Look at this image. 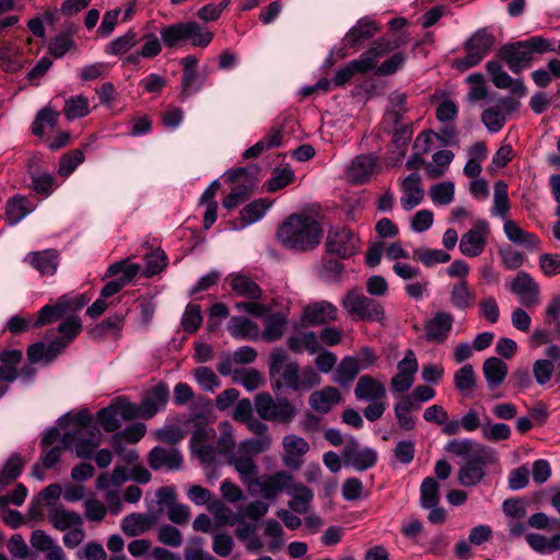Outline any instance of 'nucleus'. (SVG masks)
Returning <instances> with one entry per match:
<instances>
[{"instance_id":"53","label":"nucleus","mask_w":560,"mask_h":560,"mask_svg":"<svg viewBox=\"0 0 560 560\" xmlns=\"http://www.w3.org/2000/svg\"><path fill=\"white\" fill-rule=\"evenodd\" d=\"M63 113L68 120H74L88 116L90 114L89 98L83 94L70 97L66 101Z\"/></svg>"},{"instance_id":"50","label":"nucleus","mask_w":560,"mask_h":560,"mask_svg":"<svg viewBox=\"0 0 560 560\" xmlns=\"http://www.w3.org/2000/svg\"><path fill=\"white\" fill-rule=\"evenodd\" d=\"M230 285L232 290L241 296L257 300L261 295V290L257 283L243 275L233 276Z\"/></svg>"},{"instance_id":"36","label":"nucleus","mask_w":560,"mask_h":560,"mask_svg":"<svg viewBox=\"0 0 560 560\" xmlns=\"http://www.w3.org/2000/svg\"><path fill=\"white\" fill-rule=\"evenodd\" d=\"M230 463L234 466L235 470L240 475L241 481L247 486L250 491L253 490V481L256 479V475L258 474L257 465L253 457L241 453V451L236 450L231 458Z\"/></svg>"},{"instance_id":"34","label":"nucleus","mask_w":560,"mask_h":560,"mask_svg":"<svg viewBox=\"0 0 560 560\" xmlns=\"http://www.w3.org/2000/svg\"><path fill=\"white\" fill-rule=\"evenodd\" d=\"M72 301L73 300L68 294H65L60 296L55 304H47L43 306L38 312L37 318L33 320V327H42L65 316L68 313Z\"/></svg>"},{"instance_id":"11","label":"nucleus","mask_w":560,"mask_h":560,"mask_svg":"<svg viewBox=\"0 0 560 560\" xmlns=\"http://www.w3.org/2000/svg\"><path fill=\"white\" fill-rule=\"evenodd\" d=\"M489 234V222L485 219H477L471 229L463 234L459 240L460 253L466 257L481 255L487 246Z\"/></svg>"},{"instance_id":"27","label":"nucleus","mask_w":560,"mask_h":560,"mask_svg":"<svg viewBox=\"0 0 560 560\" xmlns=\"http://www.w3.org/2000/svg\"><path fill=\"white\" fill-rule=\"evenodd\" d=\"M354 396L360 401L370 402L386 400L387 393L385 385L380 380L365 374L359 377L354 388Z\"/></svg>"},{"instance_id":"7","label":"nucleus","mask_w":560,"mask_h":560,"mask_svg":"<svg viewBox=\"0 0 560 560\" xmlns=\"http://www.w3.org/2000/svg\"><path fill=\"white\" fill-rule=\"evenodd\" d=\"M341 305L353 318L381 322L385 316L384 308L380 302L357 291L348 292L342 299Z\"/></svg>"},{"instance_id":"38","label":"nucleus","mask_w":560,"mask_h":560,"mask_svg":"<svg viewBox=\"0 0 560 560\" xmlns=\"http://www.w3.org/2000/svg\"><path fill=\"white\" fill-rule=\"evenodd\" d=\"M287 493L291 497L288 502L289 508L296 514H307L311 510L313 492L302 483L291 482Z\"/></svg>"},{"instance_id":"17","label":"nucleus","mask_w":560,"mask_h":560,"mask_svg":"<svg viewBox=\"0 0 560 560\" xmlns=\"http://www.w3.org/2000/svg\"><path fill=\"white\" fill-rule=\"evenodd\" d=\"M509 290L518 296L520 303L526 307H533L539 303L540 289L535 279L525 271H520L508 283Z\"/></svg>"},{"instance_id":"6","label":"nucleus","mask_w":560,"mask_h":560,"mask_svg":"<svg viewBox=\"0 0 560 560\" xmlns=\"http://www.w3.org/2000/svg\"><path fill=\"white\" fill-rule=\"evenodd\" d=\"M495 43L489 28L482 27L472 33L464 43L467 55L454 60L458 70H468L479 65L491 51Z\"/></svg>"},{"instance_id":"39","label":"nucleus","mask_w":560,"mask_h":560,"mask_svg":"<svg viewBox=\"0 0 560 560\" xmlns=\"http://www.w3.org/2000/svg\"><path fill=\"white\" fill-rule=\"evenodd\" d=\"M228 330L230 335L237 340H253L256 341L260 338V329L257 324L241 316H233L228 323Z\"/></svg>"},{"instance_id":"64","label":"nucleus","mask_w":560,"mask_h":560,"mask_svg":"<svg viewBox=\"0 0 560 560\" xmlns=\"http://www.w3.org/2000/svg\"><path fill=\"white\" fill-rule=\"evenodd\" d=\"M270 445H271V438L270 436H261V438L246 439V440L242 441L238 444L237 450L241 451V453H244L245 455H248L254 458L256 455L269 450Z\"/></svg>"},{"instance_id":"25","label":"nucleus","mask_w":560,"mask_h":560,"mask_svg":"<svg viewBox=\"0 0 560 560\" xmlns=\"http://www.w3.org/2000/svg\"><path fill=\"white\" fill-rule=\"evenodd\" d=\"M168 386L165 383L155 385L143 397L138 406V417L149 419L163 409L168 400Z\"/></svg>"},{"instance_id":"32","label":"nucleus","mask_w":560,"mask_h":560,"mask_svg":"<svg viewBox=\"0 0 560 560\" xmlns=\"http://www.w3.org/2000/svg\"><path fill=\"white\" fill-rule=\"evenodd\" d=\"M453 322L454 318L450 313H435L425 326L427 339L438 343L444 342L452 329Z\"/></svg>"},{"instance_id":"60","label":"nucleus","mask_w":560,"mask_h":560,"mask_svg":"<svg viewBox=\"0 0 560 560\" xmlns=\"http://www.w3.org/2000/svg\"><path fill=\"white\" fill-rule=\"evenodd\" d=\"M31 186L36 194L48 197L55 190L56 180L55 177L47 172H32Z\"/></svg>"},{"instance_id":"15","label":"nucleus","mask_w":560,"mask_h":560,"mask_svg":"<svg viewBox=\"0 0 560 560\" xmlns=\"http://www.w3.org/2000/svg\"><path fill=\"white\" fill-rule=\"evenodd\" d=\"M418 360L415 352L408 349L405 357L397 363V373L390 380V390L393 394L408 392L416 378L418 372Z\"/></svg>"},{"instance_id":"29","label":"nucleus","mask_w":560,"mask_h":560,"mask_svg":"<svg viewBox=\"0 0 560 560\" xmlns=\"http://www.w3.org/2000/svg\"><path fill=\"white\" fill-rule=\"evenodd\" d=\"M271 206V201L262 198L249 202L241 210L240 218L233 223L231 230L240 231L260 221Z\"/></svg>"},{"instance_id":"26","label":"nucleus","mask_w":560,"mask_h":560,"mask_svg":"<svg viewBox=\"0 0 560 560\" xmlns=\"http://www.w3.org/2000/svg\"><path fill=\"white\" fill-rule=\"evenodd\" d=\"M337 307L327 301H319L308 304L302 315V322L307 326H318L335 320Z\"/></svg>"},{"instance_id":"58","label":"nucleus","mask_w":560,"mask_h":560,"mask_svg":"<svg viewBox=\"0 0 560 560\" xmlns=\"http://www.w3.org/2000/svg\"><path fill=\"white\" fill-rule=\"evenodd\" d=\"M412 258L422 262L427 267H432L436 264L447 262L451 259V256L443 249L419 247L413 249Z\"/></svg>"},{"instance_id":"18","label":"nucleus","mask_w":560,"mask_h":560,"mask_svg":"<svg viewBox=\"0 0 560 560\" xmlns=\"http://www.w3.org/2000/svg\"><path fill=\"white\" fill-rule=\"evenodd\" d=\"M180 65L183 67V74L180 80V100L185 101L188 97L197 94L203 88L206 78L198 74L197 72V63L198 59L192 56H186L180 59Z\"/></svg>"},{"instance_id":"28","label":"nucleus","mask_w":560,"mask_h":560,"mask_svg":"<svg viewBox=\"0 0 560 560\" xmlns=\"http://www.w3.org/2000/svg\"><path fill=\"white\" fill-rule=\"evenodd\" d=\"M392 50V45L383 38L377 39L373 46L362 52L360 57L352 60V67H355L358 73H366L374 70L377 60Z\"/></svg>"},{"instance_id":"43","label":"nucleus","mask_w":560,"mask_h":560,"mask_svg":"<svg viewBox=\"0 0 560 560\" xmlns=\"http://www.w3.org/2000/svg\"><path fill=\"white\" fill-rule=\"evenodd\" d=\"M377 32L376 23L370 19H361L346 34V46L357 47L363 40L370 39Z\"/></svg>"},{"instance_id":"5","label":"nucleus","mask_w":560,"mask_h":560,"mask_svg":"<svg viewBox=\"0 0 560 560\" xmlns=\"http://www.w3.org/2000/svg\"><path fill=\"white\" fill-rule=\"evenodd\" d=\"M161 40L167 48H174L182 42L194 47L206 48L213 39V33L196 21L176 22L160 30Z\"/></svg>"},{"instance_id":"45","label":"nucleus","mask_w":560,"mask_h":560,"mask_svg":"<svg viewBox=\"0 0 560 560\" xmlns=\"http://www.w3.org/2000/svg\"><path fill=\"white\" fill-rule=\"evenodd\" d=\"M340 398L341 396L337 388L326 387L311 395L310 405L314 410L326 413L340 401Z\"/></svg>"},{"instance_id":"20","label":"nucleus","mask_w":560,"mask_h":560,"mask_svg":"<svg viewBox=\"0 0 560 560\" xmlns=\"http://www.w3.org/2000/svg\"><path fill=\"white\" fill-rule=\"evenodd\" d=\"M184 457L174 446H154L148 455V463L153 470H179L183 466Z\"/></svg>"},{"instance_id":"52","label":"nucleus","mask_w":560,"mask_h":560,"mask_svg":"<svg viewBox=\"0 0 560 560\" xmlns=\"http://www.w3.org/2000/svg\"><path fill=\"white\" fill-rule=\"evenodd\" d=\"M454 159V154L450 150H441L432 155V162L425 165L429 177L438 178L444 175Z\"/></svg>"},{"instance_id":"59","label":"nucleus","mask_w":560,"mask_h":560,"mask_svg":"<svg viewBox=\"0 0 560 560\" xmlns=\"http://www.w3.org/2000/svg\"><path fill=\"white\" fill-rule=\"evenodd\" d=\"M264 534L267 538H269L268 550L270 552H276L283 546L284 532L278 521L273 518L265 521Z\"/></svg>"},{"instance_id":"19","label":"nucleus","mask_w":560,"mask_h":560,"mask_svg":"<svg viewBox=\"0 0 560 560\" xmlns=\"http://www.w3.org/2000/svg\"><path fill=\"white\" fill-rule=\"evenodd\" d=\"M401 190L400 206L405 211H410L424 199V188L420 174L413 172L399 179Z\"/></svg>"},{"instance_id":"9","label":"nucleus","mask_w":560,"mask_h":560,"mask_svg":"<svg viewBox=\"0 0 560 560\" xmlns=\"http://www.w3.org/2000/svg\"><path fill=\"white\" fill-rule=\"evenodd\" d=\"M141 267L137 262L121 260L110 265L105 276L116 277L108 281L101 290V296L105 300L117 294L124 287L129 284L139 273Z\"/></svg>"},{"instance_id":"24","label":"nucleus","mask_w":560,"mask_h":560,"mask_svg":"<svg viewBox=\"0 0 560 560\" xmlns=\"http://www.w3.org/2000/svg\"><path fill=\"white\" fill-rule=\"evenodd\" d=\"M284 465L292 469H299L303 464V456L308 452L307 441L296 434H288L282 440Z\"/></svg>"},{"instance_id":"14","label":"nucleus","mask_w":560,"mask_h":560,"mask_svg":"<svg viewBox=\"0 0 560 560\" xmlns=\"http://www.w3.org/2000/svg\"><path fill=\"white\" fill-rule=\"evenodd\" d=\"M360 238L347 228L329 231L326 249L342 259L352 257L359 252Z\"/></svg>"},{"instance_id":"12","label":"nucleus","mask_w":560,"mask_h":560,"mask_svg":"<svg viewBox=\"0 0 560 560\" xmlns=\"http://www.w3.org/2000/svg\"><path fill=\"white\" fill-rule=\"evenodd\" d=\"M138 417V406L127 401L112 404L101 409L97 415V421L106 432H115L120 428L121 422L132 420Z\"/></svg>"},{"instance_id":"30","label":"nucleus","mask_w":560,"mask_h":560,"mask_svg":"<svg viewBox=\"0 0 560 560\" xmlns=\"http://www.w3.org/2000/svg\"><path fill=\"white\" fill-rule=\"evenodd\" d=\"M57 441H60L62 443V432L59 425L49 428L42 438L40 443L43 446V452L40 455V459L43 463V467L46 469L52 468L60 459L61 447H50V445Z\"/></svg>"},{"instance_id":"13","label":"nucleus","mask_w":560,"mask_h":560,"mask_svg":"<svg viewBox=\"0 0 560 560\" xmlns=\"http://www.w3.org/2000/svg\"><path fill=\"white\" fill-rule=\"evenodd\" d=\"M341 456L346 466H350L358 471L370 469L377 462V452L372 447L361 448L358 440L353 436L346 440Z\"/></svg>"},{"instance_id":"10","label":"nucleus","mask_w":560,"mask_h":560,"mask_svg":"<svg viewBox=\"0 0 560 560\" xmlns=\"http://www.w3.org/2000/svg\"><path fill=\"white\" fill-rule=\"evenodd\" d=\"M492 451L488 447H478L477 453L460 466L457 479L464 487L479 483L486 475V464L490 460Z\"/></svg>"},{"instance_id":"55","label":"nucleus","mask_w":560,"mask_h":560,"mask_svg":"<svg viewBox=\"0 0 560 560\" xmlns=\"http://www.w3.org/2000/svg\"><path fill=\"white\" fill-rule=\"evenodd\" d=\"M429 196L435 206H447L454 199L455 185L450 180L432 185L429 189Z\"/></svg>"},{"instance_id":"62","label":"nucleus","mask_w":560,"mask_h":560,"mask_svg":"<svg viewBox=\"0 0 560 560\" xmlns=\"http://www.w3.org/2000/svg\"><path fill=\"white\" fill-rule=\"evenodd\" d=\"M233 380L248 392L256 390L264 383L262 375L254 369L235 371Z\"/></svg>"},{"instance_id":"33","label":"nucleus","mask_w":560,"mask_h":560,"mask_svg":"<svg viewBox=\"0 0 560 560\" xmlns=\"http://www.w3.org/2000/svg\"><path fill=\"white\" fill-rule=\"evenodd\" d=\"M30 541L35 550L45 553L46 560H62L65 558L63 549L45 530H34Z\"/></svg>"},{"instance_id":"21","label":"nucleus","mask_w":560,"mask_h":560,"mask_svg":"<svg viewBox=\"0 0 560 560\" xmlns=\"http://www.w3.org/2000/svg\"><path fill=\"white\" fill-rule=\"evenodd\" d=\"M377 170V158L373 154L357 155L348 165L346 175L355 185L371 180Z\"/></svg>"},{"instance_id":"48","label":"nucleus","mask_w":560,"mask_h":560,"mask_svg":"<svg viewBox=\"0 0 560 560\" xmlns=\"http://www.w3.org/2000/svg\"><path fill=\"white\" fill-rule=\"evenodd\" d=\"M418 410L409 399L404 396L394 405V413L400 429L411 431L416 428V419L412 411Z\"/></svg>"},{"instance_id":"42","label":"nucleus","mask_w":560,"mask_h":560,"mask_svg":"<svg viewBox=\"0 0 560 560\" xmlns=\"http://www.w3.org/2000/svg\"><path fill=\"white\" fill-rule=\"evenodd\" d=\"M490 213L494 218H499L502 221L509 219V212L511 210V202L509 198L508 185L504 180H497L494 183L493 201Z\"/></svg>"},{"instance_id":"46","label":"nucleus","mask_w":560,"mask_h":560,"mask_svg":"<svg viewBox=\"0 0 560 560\" xmlns=\"http://www.w3.org/2000/svg\"><path fill=\"white\" fill-rule=\"evenodd\" d=\"M361 366L359 360L347 355L342 358L334 374V382L341 386H349L358 376Z\"/></svg>"},{"instance_id":"44","label":"nucleus","mask_w":560,"mask_h":560,"mask_svg":"<svg viewBox=\"0 0 560 560\" xmlns=\"http://www.w3.org/2000/svg\"><path fill=\"white\" fill-rule=\"evenodd\" d=\"M264 318V330L260 332V337L267 342H273L279 340L287 327V317L282 313H272L262 317Z\"/></svg>"},{"instance_id":"49","label":"nucleus","mask_w":560,"mask_h":560,"mask_svg":"<svg viewBox=\"0 0 560 560\" xmlns=\"http://www.w3.org/2000/svg\"><path fill=\"white\" fill-rule=\"evenodd\" d=\"M139 43L137 33L133 30H129L122 35L114 38L105 46V54L112 56H119L128 52Z\"/></svg>"},{"instance_id":"23","label":"nucleus","mask_w":560,"mask_h":560,"mask_svg":"<svg viewBox=\"0 0 560 560\" xmlns=\"http://www.w3.org/2000/svg\"><path fill=\"white\" fill-rule=\"evenodd\" d=\"M500 57L506 61L513 73H520L528 68L533 59L523 40L502 46Z\"/></svg>"},{"instance_id":"4","label":"nucleus","mask_w":560,"mask_h":560,"mask_svg":"<svg viewBox=\"0 0 560 560\" xmlns=\"http://www.w3.org/2000/svg\"><path fill=\"white\" fill-rule=\"evenodd\" d=\"M81 320L78 316L67 317L57 328L58 336L48 343L38 341L27 349V357L32 363L51 362L55 360L80 334Z\"/></svg>"},{"instance_id":"40","label":"nucleus","mask_w":560,"mask_h":560,"mask_svg":"<svg viewBox=\"0 0 560 560\" xmlns=\"http://www.w3.org/2000/svg\"><path fill=\"white\" fill-rule=\"evenodd\" d=\"M482 372L490 389L500 386L508 375V365L497 357L487 359L482 364Z\"/></svg>"},{"instance_id":"41","label":"nucleus","mask_w":560,"mask_h":560,"mask_svg":"<svg viewBox=\"0 0 560 560\" xmlns=\"http://www.w3.org/2000/svg\"><path fill=\"white\" fill-rule=\"evenodd\" d=\"M35 206L25 196L16 195L7 202L5 217L10 225L21 222L27 214L33 212Z\"/></svg>"},{"instance_id":"1","label":"nucleus","mask_w":560,"mask_h":560,"mask_svg":"<svg viewBox=\"0 0 560 560\" xmlns=\"http://www.w3.org/2000/svg\"><path fill=\"white\" fill-rule=\"evenodd\" d=\"M269 374L273 388L282 387L293 392H307L319 384L320 377L312 366L300 369L284 348H275L269 355Z\"/></svg>"},{"instance_id":"56","label":"nucleus","mask_w":560,"mask_h":560,"mask_svg":"<svg viewBox=\"0 0 560 560\" xmlns=\"http://www.w3.org/2000/svg\"><path fill=\"white\" fill-rule=\"evenodd\" d=\"M474 294L466 280L454 284L451 291V302L457 310L465 311L472 305Z\"/></svg>"},{"instance_id":"57","label":"nucleus","mask_w":560,"mask_h":560,"mask_svg":"<svg viewBox=\"0 0 560 560\" xmlns=\"http://www.w3.org/2000/svg\"><path fill=\"white\" fill-rule=\"evenodd\" d=\"M440 485L433 477L423 479L420 487V505L430 508L440 504Z\"/></svg>"},{"instance_id":"47","label":"nucleus","mask_w":560,"mask_h":560,"mask_svg":"<svg viewBox=\"0 0 560 560\" xmlns=\"http://www.w3.org/2000/svg\"><path fill=\"white\" fill-rule=\"evenodd\" d=\"M454 385L455 388L464 396H470L477 385V376L471 364H464L454 373Z\"/></svg>"},{"instance_id":"51","label":"nucleus","mask_w":560,"mask_h":560,"mask_svg":"<svg viewBox=\"0 0 560 560\" xmlns=\"http://www.w3.org/2000/svg\"><path fill=\"white\" fill-rule=\"evenodd\" d=\"M24 464L23 457L19 453H13L0 471V486L5 487L13 482L22 474Z\"/></svg>"},{"instance_id":"2","label":"nucleus","mask_w":560,"mask_h":560,"mask_svg":"<svg viewBox=\"0 0 560 560\" xmlns=\"http://www.w3.org/2000/svg\"><path fill=\"white\" fill-rule=\"evenodd\" d=\"M62 432V446L69 448L75 446L79 458H91L101 444V432L92 428V417L88 411H81L70 416L67 413L59 420Z\"/></svg>"},{"instance_id":"16","label":"nucleus","mask_w":560,"mask_h":560,"mask_svg":"<svg viewBox=\"0 0 560 560\" xmlns=\"http://www.w3.org/2000/svg\"><path fill=\"white\" fill-rule=\"evenodd\" d=\"M292 481L293 476L288 471L281 470L256 478L253 481V487H258L259 493L264 499L276 500L282 492L289 490Z\"/></svg>"},{"instance_id":"3","label":"nucleus","mask_w":560,"mask_h":560,"mask_svg":"<svg viewBox=\"0 0 560 560\" xmlns=\"http://www.w3.org/2000/svg\"><path fill=\"white\" fill-rule=\"evenodd\" d=\"M277 236L283 247L305 252L318 245L322 228L312 217L291 214L279 228Z\"/></svg>"},{"instance_id":"61","label":"nucleus","mask_w":560,"mask_h":560,"mask_svg":"<svg viewBox=\"0 0 560 560\" xmlns=\"http://www.w3.org/2000/svg\"><path fill=\"white\" fill-rule=\"evenodd\" d=\"M149 528V518L142 514H129L121 521V529L127 536H138Z\"/></svg>"},{"instance_id":"35","label":"nucleus","mask_w":560,"mask_h":560,"mask_svg":"<svg viewBox=\"0 0 560 560\" xmlns=\"http://www.w3.org/2000/svg\"><path fill=\"white\" fill-rule=\"evenodd\" d=\"M47 518L49 524L59 532H66L75 526L83 525V518L79 513L63 506L50 509Z\"/></svg>"},{"instance_id":"63","label":"nucleus","mask_w":560,"mask_h":560,"mask_svg":"<svg viewBox=\"0 0 560 560\" xmlns=\"http://www.w3.org/2000/svg\"><path fill=\"white\" fill-rule=\"evenodd\" d=\"M83 161L84 153L80 149L63 154L59 162L58 174L63 177L70 176Z\"/></svg>"},{"instance_id":"8","label":"nucleus","mask_w":560,"mask_h":560,"mask_svg":"<svg viewBox=\"0 0 560 560\" xmlns=\"http://www.w3.org/2000/svg\"><path fill=\"white\" fill-rule=\"evenodd\" d=\"M255 409L258 416L267 421L289 423L295 415V408L288 399L273 400L268 393H260L255 397Z\"/></svg>"},{"instance_id":"22","label":"nucleus","mask_w":560,"mask_h":560,"mask_svg":"<svg viewBox=\"0 0 560 560\" xmlns=\"http://www.w3.org/2000/svg\"><path fill=\"white\" fill-rule=\"evenodd\" d=\"M23 262L31 266L40 276H54L59 266V253L54 248L27 253Z\"/></svg>"},{"instance_id":"31","label":"nucleus","mask_w":560,"mask_h":560,"mask_svg":"<svg viewBox=\"0 0 560 560\" xmlns=\"http://www.w3.org/2000/svg\"><path fill=\"white\" fill-rule=\"evenodd\" d=\"M503 232L506 238L516 245H522L530 250L539 249V237L534 233L521 229L514 220L508 219L503 221Z\"/></svg>"},{"instance_id":"54","label":"nucleus","mask_w":560,"mask_h":560,"mask_svg":"<svg viewBox=\"0 0 560 560\" xmlns=\"http://www.w3.org/2000/svg\"><path fill=\"white\" fill-rule=\"evenodd\" d=\"M412 137V129L407 125H400L396 128L393 136V143L395 144V150L393 154L394 164L397 165L401 162L402 158L406 155V150L409 141Z\"/></svg>"},{"instance_id":"37","label":"nucleus","mask_w":560,"mask_h":560,"mask_svg":"<svg viewBox=\"0 0 560 560\" xmlns=\"http://www.w3.org/2000/svg\"><path fill=\"white\" fill-rule=\"evenodd\" d=\"M24 66L23 51L19 46L10 42L0 44V68L3 71L15 73Z\"/></svg>"}]
</instances>
